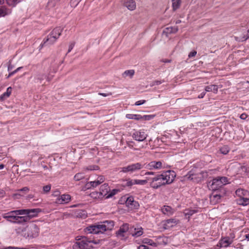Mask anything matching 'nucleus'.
<instances>
[{
  "mask_svg": "<svg viewBox=\"0 0 249 249\" xmlns=\"http://www.w3.org/2000/svg\"><path fill=\"white\" fill-rule=\"evenodd\" d=\"M142 243L152 246H156V243L152 240L148 238H144L142 240Z\"/></svg>",
  "mask_w": 249,
  "mask_h": 249,
  "instance_id": "obj_38",
  "label": "nucleus"
},
{
  "mask_svg": "<svg viewBox=\"0 0 249 249\" xmlns=\"http://www.w3.org/2000/svg\"><path fill=\"white\" fill-rule=\"evenodd\" d=\"M221 196L220 195L215 194L210 197L211 203L215 204L219 202L221 199Z\"/></svg>",
  "mask_w": 249,
  "mask_h": 249,
  "instance_id": "obj_28",
  "label": "nucleus"
},
{
  "mask_svg": "<svg viewBox=\"0 0 249 249\" xmlns=\"http://www.w3.org/2000/svg\"><path fill=\"white\" fill-rule=\"evenodd\" d=\"M71 200V196L68 194L61 195L60 198L57 199V202L59 203H66Z\"/></svg>",
  "mask_w": 249,
  "mask_h": 249,
  "instance_id": "obj_21",
  "label": "nucleus"
},
{
  "mask_svg": "<svg viewBox=\"0 0 249 249\" xmlns=\"http://www.w3.org/2000/svg\"><path fill=\"white\" fill-rule=\"evenodd\" d=\"M27 222H29V216L17 215L15 224H23Z\"/></svg>",
  "mask_w": 249,
  "mask_h": 249,
  "instance_id": "obj_24",
  "label": "nucleus"
},
{
  "mask_svg": "<svg viewBox=\"0 0 249 249\" xmlns=\"http://www.w3.org/2000/svg\"><path fill=\"white\" fill-rule=\"evenodd\" d=\"M56 37L54 36H51L49 35L47 37L44 39L43 43H41L40 45L41 47L43 46H49L53 44L56 41Z\"/></svg>",
  "mask_w": 249,
  "mask_h": 249,
  "instance_id": "obj_13",
  "label": "nucleus"
},
{
  "mask_svg": "<svg viewBox=\"0 0 249 249\" xmlns=\"http://www.w3.org/2000/svg\"><path fill=\"white\" fill-rule=\"evenodd\" d=\"M88 170H97L98 169V166L96 165L94 166H89L87 168Z\"/></svg>",
  "mask_w": 249,
  "mask_h": 249,
  "instance_id": "obj_62",
  "label": "nucleus"
},
{
  "mask_svg": "<svg viewBox=\"0 0 249 249\" xmlns=\"http://www.w3.org/2000/svg\"><path fill=\"white\" fill-rule=\"evenodd\" d=\"M84 178V175L82 173H78L76 174L74 177V179L76 181H79Z\"/></svg>",
  "mask_w": 249,
  "mask_h": 249,
  "instance_id": "obj_45",
  "label": "nucleus"
},
{
  "mask_svg": "<svg viewBox=\"0 0 249 249\" xmlns=\"http://www.w3.org/2000/svg\"><path fill=\"white\" fill-rule=\"evenodd\" d=\"M172 1L173 10L175 11L179 8L181 0H172Z\"/></svg>",
  "mask_w": 249,
  "mask_h": 249,
  "instance_id": "obj_30",
  "label": "nucleus"
},
{
  "mask_svg": "<svg viewBox=\"0 0 249 249\" xmlns=\"http://www.w3.org/2000/svg\"><path fill=\"white\" fill-rule=\"evenodd\" d=\"M124 181L125 182V183L124 185V187H131L132 185L135 184V183H134V179L128 178L127 179H126L125 180H124Z\"/></svg>",
  "mask_w": 249,
  "mask_h": 249,
  "instance_id": "obj_37",
  "label": "nucleus"
},
{
  "mask_svg": "<svg viewBox=\"0 0 249 249\" xmlns=\"http://www.w3.org/2000/svg\"><path fill=\"white\" fill-rule=\"evenodd\" d=\"M212 85H210V86H206L205 87V92H210V91H212Z\"/></svg>",
  "mask_w": 249,
  "mask_h": 249,
  "instance_id": "obj_60",
  "label": "nucleus"
},
{
  "mask_svg": "<svg viewBox=\"0 0 249 249\" xmlns=\"http://www.w3.org/2000/svg\"><path fill=\"white\" fill-rule=\"evenodd\" d=\"M0 249H27L25 248H20V247H12L9 246L8 247H5L4 246H0Z\"/></svg>",
  "mask_w": 249,
  "mask_h": 249,
  "instance_id": "obj_49",
  "label": "nucleus"
},
{
  "mask_svg": "<svg viewBox=\"0 0 249 249\" xmlns=\"http://www.w3.org/2000/svg\"><path fill=\"white\" fill-rule=\"evenodd\" d=\"M110 191L108 184L107 183H104L101 185L100 188V195L103 197H105L108 194Z\"/></svg>",
  "mask_w": 249,
  "mask_h": 249,
  "instance_id": "obj_17",
  "label": "nucleus"
},
{
  "mask_svg": "<svg viewBox=\"0 0 249 249\" xmlns=\"http://www.w3.org/2000/svg\"><path fill=\"white\" fill-rule=\"evenodd\" d=\"M230 149L228 146L224 145L220 148L219 151L221 154L226 155L230 151Z\"/></svg>",
  "mask_w": 249,
  "mask_h": 249,
  "instance_id": "obj_35",
  "label": "nucleus"
},
{
  "mask_svg": "<svg viewBox=\"0 0 249 249\" xmlns=\"http://www.w3.org/2000/svg\"><path fill=\"white\" fill-rule=\"evenodd\" d=\"M100 184L97 182V181L96 180L93 181H90L88 182L86 184V187L87 189H90L91 187H96L98 185H99Z\"/></svg>",
  "mask_w": 249,
  "mask_h": 249,
  "instance_id": "obj_32",
  "label": "nucleus"
},
{
  "mask_svg": "<svg viewBox=\"0 0 249 249\" xmlns=\"http://www.w3.org/2000/svg\"><path fill=\"white\" fill-rule=\"evenodd\" d=\"M197 212V211L196 210L186 209L184 213L185 216H188V219H189L191 216Z\"/></svg>",
  "mask_w": 249,
  "mask_h": 249,
  "instance_id": "obj_31",
  "label": "nucleus"
},
{
  "mask_svg": "<svg viewBox=\"0 0 249 249\" xmlns=\"http://www.w3.org/2000/svg\"><path fill=\"white\" fill-rule=\"evenodd\" d=\"M134 231H135L134 232H133V229L130 228L129 231V232L131 234V235L134 237H139L141 236L143 233V229L142 227L136 229H134Z\"/></svg>",
  "mask_w": 249,
  "mask_h": 249,
  "instance_id": "obj_19",
  "label": "nucleus"
},
{
  "mask_svg": "<svg viewBox=\"0 0 249 249\" xmlns=\"http://www.w3.org/2000/svg\"><path fill=\"white\" fill-rule=\"evenodd\" d=\"M77 241L73 245V249H92L93 248L92 243L97 244L98 242L89 240L87 237L81 236L80 238L76 239Z\"/></svg>",
  "mask_w": 249,
  "mask_h": 249,
  "instance_id": "obj_2",
  "label": "nucleus"
},
{
  "mask_svg": "<svg viewBox=\"0 0 249 249\" xmlns=\"http://www.w3.org/2000/svg\"><path fill=\"white\" fill-rule=\"evenodd\" d=\"M123 4L125 7H127L130 11L135 10L136 7V2L134 0H124Z\"/></svg>",
  "mask_w": 249,
  "mask_h": 249,
  "instance_id": "obj_15",
  "label": "nucleus"
},
{
  "mask_svg": "<svg viewBox=\"0 0 249 249\" xmlns=\"http://www.w3.org/2000/svg\"><path fill=\"white\" fill-rule=\"evenodd\" d=\"M19 1V0H6L7 4L11 7H15Z\"/></svg>",
  "mask_w": 249,
  "mask_h": 249,
  "instance_id": "obj_36",
  "label": "nucleus"
},
{
  "mask_svg": "<svg viewBox=\"0 0 249 249\" xmlns=\"http://www.w3.org/2000/svg\"><path fill=\"white\" fill-rule=\"evenodd\" d=\"M239 204L243 206H246L249 204V198H243L239 200Z\"/></svg>",
  "mask_w": 249,
  "mask_h": 249,
  "instance_id": "obj_44",
  "label": "nucleus"
},
{
  "mask_svg": "<svg viewBox=\"0 0 249 249\" xmlns=\"http://www.w3.org/2000/svg\"><path fill=\"white\" fill-rule=\"evenodd\" d=\"M232 242L233 240L230 239L229 237H225L220 240L218 246L220 247L227 248L231 245Z\"/></svg>",
  "mask_w": 249,
  "mask_h": 249,
  "instance_id": "obj_12",
  "label": "nucleus"
},
{
  "mask_svg": "<svg viewBox=\"0 0 249 249\" xmlns=\"http://www.w3.org/2000/svg\"><path fill=\"white\" fill-rule=\"evenodd\" d=\"M212 91L214 93H216L218 91V87L217 85H212Z\"/></svg>",
  "mask_w": 249,
  "mask_h": 249,
  "instance_id": "obj_59",
  "label": "nucleus"
},
{
  "mask_svg": "<svg viewBox=\"0 0 249 249\" xmlns=\"http://www.w3.org/2000/svg\"><path fill=\"white\" fill-rule=\"evenodd\" d=\"M162 167V163L160 161H152L146 164L145 168L148 170L160 169Z\"/></svg>",
  "mask_w": 249,
  "mask_h": 249,
  "instance_id": "obj_10",
  "label": "nucleus"
},
{
  "mask_svg": "<svg viewBox=\"0 0 249 249\" xmlns=\"http://www.w3.org/2000/svg\"><path fill=\"white\" fill-rule=\"evenodd\" d=\"M119 192H120V190L117 189H113L111 192L109 191L108 194L106 196V198H109L112 197Z\"/></svg>",
  "mask_w": 249,
  "mask_h": 249,
  "instance_id": "obj_39",
  "label": "nucleus"
},
{
  "mask_svg": "<svg viewBox=\"0 0 249 249\" xmlns=\"http://www.w3.org/2000/svg\"><path fill=\"white\" fill-rule=\"evenodd\" d=\"M29 191V188L27 187H24L20 189H18L17 190L18 192L23 193V194H26Z\"/></svg>",
  "mask_w": 249,
  "mask_h": 249,
  "instance_id": "obj_52",
  "label": "nucleus"
},
{
  "mask_svg": "<svg viewBox=\"0 0 249 249\" xmlns=\"http://www.w3.org/2000/svg\"><path fill=\"white\" fill-rule=\"evenodd\" d=\"M27 210L28 212L26 216H29V221L32 218L36 216L38 213L41 212V210L39 208L27 209Z\"/></svg>",
  "mask_w": 249,
  "mask_h": 249,
  "instance_id": "obj_16",
  "label": "nucleus"
},
{
  "mask_svg": "<svg viewBox=\"0 0 249 249\" xmlns=\"http://www.w3.org/2000/svg\"><path fill=\"white\" fill-rule=\"evenodd\" d=\"M29 230L31 231L30 233L28 234V236L34 238L38 236L39 229L38 226L35 224H32L29 227Z\"/></svg>",
  "mask_w": 249,
  "mask_h": 249,
  "instance_id": "obj_9",
  "label": "nucleus"
},
{
  "mask_svg": "<svg viewBox=\"0 0 249 249\" xmlns=\"http://www.w3.org/2000/svg\"><path fill=\"white\" fill-rule=\"evenodd\" d=\"M222 187V183H221L219 177L213 178L212 180L211 187L213 190H216L219 188Z\"/></svg>",
  "mask_w": 249,
  "mask_h": 249,
  "instance_id": "obj_18",
  "label": "nucleus"
},
{
  "mask_svg": "<svg viewBox=\"0 0 249 249\" xmlns=\"http://www.w3.org/2000/svg\"><path fill=\"white\" fill-rule=\"evenodd\" d=\"M196 54V52L195 51L190 52L188 55L189 57H192L195 56Z\"/></svg>",
  "mask_w": 249,
  "mask_h": 249,
  "instance_id": "obj_63",
  "label": "nucleus"
},
{
  "mask_svg": "<svg viewBox=\"0 0 249 249\" xmlns=\"http://www.w3.org/2000/svg\"><path fill=\"white\" fill-rule=\"evenodd\" d=\"M17 216V215H14L10 217H5L4 218L6 219L9 222L15 223V221L16 220Z\"/></svg>",
  "mask_w": 249,
  "mask_h": 249,
  "instance_id": "obj_47",
  "label": "nucleus"
},
{
  "mask_svg": "<svg viewBox=\"0 0 249 249\" xmlns=\"http://www.w3.org/2000/svg\"><path fill=\"white\" fill-rule=\"evenodd\" d=\"M62 30V28H61L60 27H56L51 32L49 35L51 36H54L55 37L56 40H57V39H58L59 36L61 35Z\"/></svg>",
  "mask_w": 249,
  "mask_h": 249,
  "instance_id": "obj_20",
  "label": "nucleus"
},
{
  "mask_svg": "<svg viewBox=\"0 0 249 249\" xmlns=\"http://www.w3.org/2000/svg\"><path fill=\"white\" fill-rule=\"evenodd\" d=\"M178 31V27H169L165 28L163 31V34L167 36L168 34L176 33Z\"/></svg>",
  "mask_w": 249,
  "mask_h": 249,
  "instance_id": "obj_23",
  "label": "nucleus"
},
{
  "mask_svg": "<svg viewBox=\"0 0 249 249\" xmlns=\"http://www.w3.org/2000/svg\"><path fill=\"white\" fill-rule=\"evenodd\" d=\"M215 171V170H210L208 171H201L198 173H196L194 169L191 170L186 175V177L190 180L198 183L201 182L204 178H207L208 174H211L212 172Z\"/></svg>",
  "mask_w": 249,
  "mask_h": 249,
  "instance_id": "obj_3",
  "label": "nucleus"
},
{
  "mask_svg": "<svg viewBox=\"0 0 249 249\" xmlns=\"http://www.w3.org/2000/svg\"><path fill=\"white\" fill-rule=\"evenodd\" d=\"M143 165L140 162L131 164L121 168L120 172L132 174L140 170L143 168Z\"/></svg>",
  "mask_w": 249,
  "mask_h": 249,
  "instance_id": "obj_5",
  "label": "nucleus"
},
{
  "mask_svg": "<svg viewBox=\"0 0 249 249\" xmlns=\"http://www.w3.org/2000/svg\"><path fill=\"white\" fill-rule=\"evenodd\" d=\"M221 183H222V186L223 185V184H226L228 182V179L227 177H219Z\"/></svg>",
  "mask_w": 249,
  "mask_h": 249,
  "instance_id": "obj_51",
  "label": "nucleus"
},
{
  "mask_svg": "<svg viewBox=\"0 0 249 249\" xmlns=\"http://www.w3.org/2000/svg\"><path fill=\"white\" fill-rule=\"evenodd\" d=\"M27 212H28L27 209H20L16 210V214L18 216L23 215H27V213H28Z\"/></svg>",
  "mask_w": 249,
  "mask_h": 249,
  "instance_id": "obj_41",
  "label": "nucleus"
},
{
  "mask_svg": "<svg viewBox=\"0 0 249 249\" xmlns=\"http://www.w3.org/2000/svg\"><path fill=\"white\" fill-rule=\"evenodd\" d=\"M147 134L145 133L144 130H140L135 131L132 134L133 138L139 142H142L144 141L147 137Z\"/></svg>",
  "mask_w": 249,
  "mask_h": 249,
  "instance_id": "obj_8",
  "label": "nucleus"
},
{
  "mask_svg": "<svg viewBox=\"0 0 249 249\" xmlns=\"http://www.w3.org/2000/svg\"><path fill=\"white\" fill-rule=\"evenodd\" d=\"M161 211L163 214L168 215H172L174 212L173 209L169 206H164L161 208Z\"/></svg>",
  "mask_w": 249,
  "mask_h": 249,
  "instance_id": "obj_22",
  "label": "nucleus"
},
{
  "mask_svg": "<svg viewBox=\"0 0 249 249\" xmlns=\"http://www.w3.org/2000/svg\"><path fill=\"white\" fill-rule=\"evenodd\" d=\"M75 215L76 217L85 218L87 216V213L85 210H78L75 212Z\"/></svg>",
  "mask_w": 249,
  "mask_h": 249,
  "instance_id": "obj_26",
  "label": "nucleus"
},
{
  "mask_svg": "<svg viewBox=\"0 0 249 249\" xmlns=\"http://www.w3.org/2000/svg\"><path fill=\"white\" fill-rule=\"evenodd\" d=\"M138 249H149L147 246L144 245H140L138 247Z\"/></svg>",
  "mask_w": 249,
  "mask_h": 249,
  "instance_id": "obj_64",
  "label": "nucleus"
},
{
  "mask_svg": "<svg viewBox=\"0 0 249 249\" xmlns=\"http://www.w3.org/2000/svg\"><path fill=\"white\" fill-rule=\"evenodd\" d=\"M248 38H249V29L248 30L246 34L243 35L241 39L242 41H243L247 40Z\"/></svg>",
  "mask_w": 249,
  "mask_h": 249,
  "instance_id": "obj_53",
  "label": "nucleus"
},
{
  "mask_svg": "<svg viewBox=\"0 0 249 249\" xmlns=\"http://www.w3.org/2000/svg\"><path fill=\"white\" fill-rule=\"evenodd\" d=\"M126 205L131 209H138L139 207V203L135 201L132 196L128 197L125 201Z\"/></svg>",
  "mask_w": 249,
  "mask_h": 249,
  "instance_id": "obj_11",
  "label": "nucleus"
},
{
  "mask_svg": "<svg viewBox=\"0 0 249 249\" xmlns=\"http://www.w3.org/2000/svg\"><path fill=\"white\" fill-rule=\"evenodd\" d=\"M134 183L135 184L144 185L147 183V180L134 179Z\"/></svg>",
  "mask_w": 249,
  "mask_h": 249,
  "instance_id": "obj_46",
  "label": "nucleus"
},
{
  "mask_svg": "<svg viewBox=\"0 0 249 249\" xmlns=\"http://www.w3.org/2000/svg\"><path fill=\"white\" fill-rule=\"evenodd\" d=\"M249 166H243L242 167V170L247 174H249Z\"/></svg>",
  "mask_w": 249,
  "mask_h": 249,
  "instance_id": "obj_57",
  "label": "nucleus"
},
{
  "mask_svg": "<svg viewBox=\"0 0 249 249\" xmlns=\"http://www.w3.org/2000/svg\"><path fill=\"white\" fill-rule=\"evenodd\" d=\"M162 176L161 174H158L154 177L148 179L151 180L150 187L154 189H158L161 186L165 185L166 183Z\"/></svg>",
  "mask_w": 249,
  "mask_h": 249,
  "instance_id": "obj_4",
  "label": "nucleus"
},
{
  "mask_svg": "<svg viewBox=\"0 0 249 249\" xmlns=\"http://www.w3.org/2000/svg\"><path fill=\"white\" fill-rule=\"evenodd\" d=\"M178 222V220H177L175 218H171L166 220L163 224V227L165 229H168L172 228L175 225H177Z\"/></svg>",
  "mask_w": 249,
  "mask_h": 249,
  "instance_id": "obj_14",
  "label": "nucleus"
},
{
  "mask_svg": "<svg viewBox=\"0 0 249 249\" xmlns=\"http://www.w3.org/2000/svg\"><path fill=\"white\" fill-rule=\"evenodd\" d=\"M142 119L141 120H150L153 118L154 116L152 115H143L142 116Z\"/></svg>",
  "mask_w": 249,
  "mask_h": 249,
  "instance_id": "obj_55",
  "label": "nucleus"
},
{
  "mask_svg": "<svg viewBox=\"0 0 249 249\" xmlns=\"http://www.w3.org/2000/svg\"><path fill=\"white\" fill-rule=\"evenodd\" d=\"M27 222H29V216L17 215L15 224H23Z\"/></svg>",
  "mask_w": 249,
  "mask_h": 249,
  "instance_id": "obj_25",
  "label": "nucleus"
},
{
  "mask_svg": "<svg viewBox=\"0 0 249 249\" xmlns=\"http://www.w3.org/2000/svg\"><path fill=\"white\" fill-rule=\"evenodd\" d=\"M89 196L93 198H95V199H97V198H102L103 197V196L100 195V192H92L90 194Z\"/></svg>",
  "mask_w": 249,
  "mask_h": 249,
  "instance_id": "obj_40",
  "label": "nucleus"
},
{
  "mask_svg": "<svg viewBox=\"0 0 249 249\" xmlns=\"http://www.w3.org/2000/svg\"><path fill=\"white\" fill-rule=\"evenodd\" d=\"M145 102H146V101L144 100H140V101H137L135 103V105L140 106V105H142L144 104Z\"/></svg>",
  "mask_w": 249,
  "mask_h": 249,
  "instance_id": "obj_58",
  "label": "nucleus"
},
{
  "mask_svg": "<svg viewBox=\"0 0 249 249\" xmlns=\"http://www.w3.org/2000/svg\"><path fill=\"white\" fill-rule=\"evenodd\" d=\"M130 228L128 223L123 224L118 231L116 232V236L121 240H126L127 236L126 235L127 231H130Z\"/></svg>",
  "mask_w": 249,
  "mask_h": 249,
  "instance_id": "obj_6",
  "label": "nucleus"
},
{
  "mask_svg": "<svg viewBox=\"0 0 249 249\" xmlns=\"http://www.w3.org/2000/svg\"><path fill=\"white\" fill-rule=\"evenodd\" d=\"M6 10L7 8L5 7H2L0 8V17H4L7 14Z\"/></svg>",
  "mask_w": 249,
  "mask_h": 249,
  "instance_id": "obj_48",
  "label": "nucleus"
},
{
  "mask_svg": "<svg viewBox=\"0 0 249 249\" xmlns=\"http://www.w3.org/2000/svg\"><path fill=\"white\" fill-rule=\"evenodd\" d=\"M96 180L97 182L100 184L104 181L105 178L103 176H99Z\"/></svg>",
  "mask_w": 249,
  "mask_h": 249,
  "instance_id": "obj_56",
  "label": "nucleus"
},
{
  "mask_svg": "<svg viewBox=\"0 0 249 249\" xmlns=\"http://www.w3.org/2000/svg\"><path fill=\"white\" fill-rule=\"evenodd\" d=\"M135 71L133 70H126L123 73V76L124 77L129 76L132 77L134 74Z\"/></svg>",
  "mask_w": 249,
  "mask_h": 249,
  "instance_id": "obj_33",
  "label": "nucleus"
},
{
  "mask_svg": "<svg viewBox=\"0 0 249 249\" xmlns=\"http://www.w3.org/2000/svg\"><path fill=\"white\" fill-rule=\"evenodd\" d=\"M36 79L41 82L42 80L44 79H46L48 81L50 80V79L48 76H47L46 74L43 73H39L36 76Z\"/></svg>",
  "mask_w": 249,
  "mask_h": 249,
  "instance_id": "obj_34",
  "label": "nucleus"
},
{
  "mask_svg": "<svg viewBox=\"0 0 249 249\" xmlns=\"http://www.w3.org/2000/svg\"><path fill=\"white\" fill-rule=\"evenodd\" d=\"M59 0H49L48 2V7L49 8L54 7Z\"/></svg>",
  "mask_w": 249,
  "mask_h": 249,
  "instance_id": "obj_43",
  "label": "nucleus"
},
{
  "mask_svg": "<svg viewBox=\"0 0 249 249\" xmlns=\"http://www.w3.org/2000/svg\"><path fill=\"white\" fill-rule=\"evenodd\" d=\"M163 178L166 184H169L172 183L176 177V174L175 172L172 170H168L163 172L162 174Z\"/></svg>",
  "mask_w": 249,
  "mask_h": 249,
  "instance_id": "obj_7",
  "label": "nucleus"
},
{
  "mask_svg": "<svg viewBox=\"0 0 249 249\" xmlns=\"http://www.w3.org/2000/svg\"><path fill=\"white\" fill-rule=\"evenodd\" d=\"M74 42H71L69 45L68 53H70L73 48L74 46Z\"/></svg>",
  "mask_w": 249,
  "mask_h": 249,
  "instance_id": "obj_61",
  "label": "nucleus"
},
{
  "mask_svg": "<svg viewBox=\"0 0 249 249\" xmlns=\"http://www.w3.org/2000/svg\"><path fill=\"white\" fill-rule=\"evenodd\" d=\"M12 92V88L9 87L7 89L6 91L4 92L0 96V100L3 101L9 97Z\"/></svg>",
  "mask_w": 249,
  "mask_h": 249,
  "instance_id": "obj_27",
  "label": "nucleus"
},
{
  "mask_svg": "<svg viewBox=\"0 0 249 249\" xmlns=\"http://www.w3.org/2000/svg\"><path fill=\"white\" fill-rule=\"evenodd\" d=\"M126 117L129 119H134L136 120H140L142 119V115L140 114H127Z\"/></svg>",
  "mask_w": 249,
  "mask_h": 249,
  "instance_id": "obj_29",
  "label": "nucleus"
},
{
  "mask_svg": "<svg viewBox=\"0 0 249 249\" xmlns=\"http://www.w3.org/2000/svg\"><path fill=\"white\" fill-rule=\"evenodd\" d=\"M51 189V184H48L46 186H44L43 187V192L44 193L47 194L50 191Z\"/></svg>",
  "mask_w": 249,
  "mask_h": 249,
  "instance_id": "obj_50",
  "label": "nucleus"
},
{
  "mask_svg": "<svg viewBox=\"0 0 249 249\" xmlns=\"http://www.w3.org/2000/svg\"><path fill=\"white\" fill-rule=\"evenodd\" d=\"M164 82V80H155L152 82V86H154L155 85H159L161 84V83Z\"/></svg>",
  "mask_w": 249,
  "mask_h": 249,
  "instance_id": "obj_54",
  "label": "nucleus"
},
{
  "mask_svg": "<svg viewBox=\"0 0 249 249\" xmlns=\"http://www.w3.org/2000/svg\"><path fill=\"white\" fill-rule=\"evenodd\" d=\"M114 226V222L113 220H105L87 227L85 229V231L87 233H103L106 231H111Z\"/></svg>",
  "mask_w": 249,
  "mask_h": 249,
  "instance_id": "obj_1",
  "label": "nucleus"
},
{
  "mask_svg": "<svg viewBox=\"0 0 249 249\" xmlns=\"http://www.w3.org/2000/svg\"><path fill=\"white\" fill-rule=\"evenodd\" d=\"M14 215H17L16 214V210L10 211L7 213H3L2 214L3 218L10 217Z\"/></svg>",
  "mask_w": 249,
  "mask_h": 249,
  "instance_id": "obj_42",
  "label": "nucleus"
}]
</instances>
